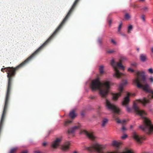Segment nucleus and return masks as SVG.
Instances as JSON below:
<instances>
[{"label":"nucleus","instance_id":"obj_1","mask_svg":"<svg viewBox=\"0 0 153 153\" xmlns=\"http://www.w3.org/2000/svg\"><path fill=\"white\" fill-rule=\"evenodd\" d=\"M63 25V20L61 22L60 25L54 32L52 35L41 46L38 48L31 56L29 57L24 62L16 66L15 68L13 67H7L4 68H2L1 70V71L4 72L5 71L7 72V77L8 78V85L7 91L6 94V98L5 100V104L4 108L2 114L0 121V130H2L4 124V121L6 115V112L7 110V107L8 104V101L10 98V91L11 87V81L12 80V76L15 75V71L16 70L21 68L22 66L25 65L32 59L34 56L42 48L49 42L54 35L56 33V32L58 31L62 27Z\"/></svg>","mask_w":153,"mask_h":153},{"label":"nucleus","instance_id":"obj_2","mask_svg":"<svg viewBox=\"0 0 153 153\" xmlns=\"http://www.w3.org/2000/svg\"><path fill=\"white\" fill-rule=\"evenodd\" d=\"M111 85V82L108 80L101 83L98 79H97L92 81L91 88L92 91L99 90V94L100 96L105 98V106L107 110L119 114L120 112V109L106 98L108 94Z\"/></svg>","mask_w":153,"mask_h":153},{"label":"nucleus","instance_id":"obj_3","mask_svg":"<svg viewBox=\"0 0 153 153\" xmlns=\"http://www.w3.org/2000/svg\"><path fill=\"white\" fill-rule=\"evenodd\" d=\"M132 108L136 114L141 117L143 119L144 125L140 126L139 128L148 133L153 132V126L149 120L145 117L146 113L144 111L140 109L135 102L133 104Z\"/></svg>","mask_w":153,"mask_h":153},{"label":"nucleus","instance_id":"obj_4","mask_svg":"<svg viewBox=\"0 0 153 153\" xmlns=\"http://www.w3.org/2000/svg\"><path fill=\"white\" fill-rule=\"evenodd\" d=\"M135 74L137 76L136 78L133 80V82L137 84V86L138 88H142L147 92L150 93L151 94L148 97V98L150 99L153 98V91L149 89V85L146 83L145 85H142L140 83L139 76H141V72L140 71H135Z\"/></svg>","mask_w":153,"mask_h":153},{"label":"nucleus","instance_id":"obj_5","mask_svg":"<svg viewBox=\"0 0 153 153\" xmlns=\"http://www.w3.org/2000/svg\"><path fill=\"white\" fill-rule=\"evenodd\" d=\"M111 65L114 68L115 71V73L113 74V76L118 78H120L122 74L117 69V67H119L122 70H124V66L121 62H116L113 59H112L111 60Z\"/></svg>","mask_w":153,"mask_h":153},{"label":"nucleus","instance_id":"obj_6","mask_svg":"<svg viewBox=\"0 0 153 153\" xmlns=\"http://www.w3.org/2000/svg\"><path fill=\"white\" fill-rule=\"evenodd\" d=\"M127 83V81L125 80L123 82L121 83L119 86V92L114 94L112 97V99L114 100H117L118 98L121 96V93L123 90V88L126 85Z\"/></svg>","mask_w":153,"mask_h":153},{"label":"nucleus","instance_id":"obj_7","mask_svg":"<svg viewBox=\"0 0 153 153\" xmlns=\"http://www.w3.org/2000/svg\"><path fill=\"white\" fill-rule=\"evenodd\" d=\"M130 94L129 93H127V96L124 97L123 100L122 102V105H123L126 106V110L128 113H130L131 111V108L127 106L130 101L129 97Z\"/></svg>","mask_w":153,"mask_h":153},{"label":"nucleus","instance_id":"obj_8","mask_svg":"<svg viewBox=\"0 0 153 153\" xmlns=\"http://www.w3.org/2000/svg\"><path fill=\"white\" fill-rule=\"evenodd\" d=\"M132 135L133 138L139 143H142V140L145 139L143 137L140 136L135 132L133 133Z\"/></svg>","mask_w":153,"mask_h":153},{"label":"nucleus","instance_id":"obj_9","mask_svg":"<svg viewBox=\"0 0 153 153\" xmlns=\"http://www.w3.org/2000/svg\"><path fill=\"white\" fill-rule=\"evenodd\" d=\"M80 128V125L74 126L68 129L67 132L68 134H74L75 132Z\"/></svg>","mask_w":153,"mask_h":153},{"label":"nucleus","instance_id":"obj_10","mask_svg":"<svg viewBox=\"0 0 153 153\" xmlns=\"http://www.w3.org/2000/svg\"><path fill=\"white\" fill-rule=\"evenodd\" d=\"M61 139L60 138H57L52 143V146L54 148H56L60 144Z\"/></svg>","mask_w":153,"mask_h":153},{"label":"nucleus","instance_id":"obj_11","mask_svg":"<svg viewBox=\"0 0 153 153\" xmlns=\"http://www.w3.org/2000/svg\"><path fill=\"white\" fill-rule=\"evenodd\" d=\"M82 133H83L86 135L89 138L93 140L95 138V136L93 133H88L87 131L84 130L83 131Z\"/></svg>","mask_w":153,"mask_h":153},{"label":"nucleus","instance_id":"obj_12","mask_svg":"<svg viewBox=\"0 0 153 153\" xmlns=\"http://www.w3.org/2000/svg\"><path fill=\"white\" fill-rule=\"evenodd\" d=\"M122 144L120 142H118L116 140H114L112 142L111 145L115 147L117 149L120 148V146Z\"/></svg>","mask_w":153,"mask_h":153},{"label":"nucleus","instance_id":"obj_13","mask_svg":"<svg viewBox=\"0 0 153 153\" xmlns=\"http://www.w3.org/2000/svg\"><path fill=\"white\" fill-rule=\"evenodd\" d=\"M137 101L141 103L144 106H145L146 104L149 102V100L146 99L145 98L138 99L137 100Z\"/></svg>","mask_w":153,"mask_h":153},{"label":"nucleus","instance_id":"obj_14","mask_svg":"<svg viewBox=\"0 0 153 153\" xmlns=\"http://www.w3.org/2000/svg\"><path fill=\"white\" fill-rule=\"evenodd\" d=\"M70 144V142H67L63 144L61 147L62 149L64 151L67 150L69 148Z\"/></svg>","mask_w":153,"mask_h":153},{"label":"nucleus","instance_id":"obj_15","mask_svg":"<svg viewBox=\"0 0 153 153\" xmlns=\"http://www.w3.org/2000/svg\"><path fill=\"white\" fill-rule=\"evenodd\" d=\"M140 61L143 62H146L147 60L146 55L144 54H141L140 56Z\"/></svg>","mask_w":153,"mask_h":153},{"label":"nucleus","instance_id":"obj_16","mask_svg":"<svg viewBox=\"0 0 153 153\" xmlns=\"http://www.w3.org/2000/svg\"><path fill=\"white\" fill-rule=\"evenodd\" d=\"M108 120L107 118H104L103 119L101 125L102 127H104L108 123Z\"/></svg>","mask_w":153,"mask_h":153},{"label":"nucleus","instance_id":"obj_17","mask_svg":"<svg viewBox=\"0 0 153 153\" xmlns=\"http://www.w3.org/2000/svg\"><path fill=\"white\" fill-rule=\"evenodd\" d=\"M141 72V73H142V80L143 82L145 83H146L147 82L146 80V76L145 75V72L144 71H142V72Z\"/></svg>","mask_w":153,"mask_h":153},{"label":"nucleus","instance_id":"obj_18","mask_svg":"<svg viewBox=\"0 0 153 153\" xmlns=\"http://www.w3.org/2000/svg\"><path fill=\"white\" fill-rule=\"evenodd\" d=\"M69 115L71 118H74L76 116V114L75 113L74 111L73 110L70 112L69 114Z\"/></svg>","mask_w":153,"mask_h":153},{"label":"nucleus","instance_id":"obj_19","mask_svg":"<svg viewBox=\"0 0 153 153\" xmlns=\"http://www.w3.org/2000/svg\"><path fill=\"white\" fill-rule=\"evenodd\" d=\"M100 72V74H103L104 72V67L103 65L100 66L99 68Z\"/></svg>","mask_w":153,"mask_h":153},{"label":"nucleus","instance_id":"obj_20","mask_svg":"<svg viewBox=\"0 0 153 153\" xmlns=\"http://www.w3.org/2000/svg\"><path fill=\"white\" fill-rule=\"evenodd\" d=\"M17 147H16L12 149L10 152V153H15Z\"/></svg>","mask_w":153,"mask_h":153},{"label":"nucleus","instance_id":"obj_21","mask_svg":"<svg viewBox=\"0 0 153 153\" xmlns=\"http://www.w3.org/2000/svg\"><path fill=\"white\" fill-rule=\"evenodd\" d=\"M133 27L132 25H129L128 27V33H130L131 32V30L132 29Z\"/></svg>","mask_w":153,"mask_h":153},{"label":"nucleus","instance_id":"obj_22","mask_svg":"<svg viewBox=\"0 0 153 153\" xmlns=\"http://www.w3.org/2000/svg\"><path fill=\"white\" fill-rule=\"evenodd\" d=\"M130 16L128 13H126L125 15V18L126 19L128 20L130 18Z\"/></svg>","mask_w":153,"mask_h":153},{"label":"nucleus","instance_id":"obj_23","mask_svg":"<svg viewBox=\"0 0 153 153\" xmlns=\"http://www.w3.org/2000/svg\"><path fill=\"white\" fill-rule=\"evenodd\" d=\"M127 60V58L123 56H121L120 57V61H123L124 60Z\"/></svg>","mask_w":153,"mask_h":153},{"label":"nucleus","instance_id":"obj_24","mask_svg":"<svg viewBox=\"0 0 153 153\" xmlns=\"http://www.w3.org/2000/svg\"><path fill=\"white\" fill-rule=\"evenodd\" d=\"M98 44L100 45L101 46L102 45V41L101 39L100 38H99L98 41H97Z\"/></svg>","mask_w":153,"mask_h":153},{"label":"nucleus","instance_id":"obj_25","mask_svg":"<svg viewBox=\"0 0 153 153\" xmlns=\"http://www.w3.org/2000/svg\"><path fill=\"white\" fill-rule=\"evenodd\" d=\"M148 71L149 73H150V74H153V69L152 68H149V69H148Z\"/></svg>","mask_w":153,"mask_h":153},{"label":"nucleus","instance_id":"obj_26","mask_svg":"<svg viewBox=\"0 0 153 153\" xmlns=\"http://www.w3.org/2000/svg\"><path fill=\"white\" fill-rule=\"evenodd\" d=\"M122 25V22H121L120 25H119V27H118V32L120 31V30L121 28V26Z\"/></svg>","mask_w":153,"mask_h":153},{"label":"nucleus","instance_id":"obj_27","mask_svg":"<svg viewBox=\"0 0 153 153\" xmlns=\"http://www.w3.org/2000/svg\"><path fill=\"white\" fill-rule=\"evenodd\" d=\"M127 137V135L126 134H124L123 136H122L121 138L123 139H124L126 138Z\"/></svg>","mask_w":153,"mask_h":153},{"label":"nucleus","instance_id":"obj_28","mask_svg":"<svg viewBox=\"0 0 153 153\" xmlns=\"http://www.w3.org/2000/svg\"><path fill=\"white\" fill-rule=\"evenodd\" d=\"M149 8L147 7H145L143 8V10L145 11H148V10Z\"/></svg>","mask_w":153,"mask_h":153},{"label":"nucleus","instance_id":"obj_29","mask_svg":"<svg viewBox=\"0 0 153 153\" xmlns=\"http://www.w3.org/2000/svg\"><path fill=\"white\" fill-rule=\"evenodd\" d=\"M71 121L68 120L67 121L65 122L64 123V125L65 126H66L68 123H71Z\"/></svg>","mask_w":153,"mask_h":153},{"label":"nucleus","instance_id":"obj_30","mask_svg":"<svg viewBox=\"0 0 153 153\" xmlns=\"http://www.w3.org/2000/svg\"><path fill=\"white\" fill-rule=\"evenodd\" d=\"M114 52V51L113 50H111L107 51L106 52L107 53H111Z\"/></svg>","mask_w":153,"mask_h":153},{"label":"nucleus","instance_id":"obj_31","mask_svg":"<svg viewBox=\"0 0 153 153\" xmlns=\"http://www.w3.org/2000/svg\"><path fill=\"white\" fill-rule=\"evenodd\" d=\"M131 65L132 66L135 67L137 65V64L135 62H133L131 64Z\"/></svg>","mask_w":153,"mask_h":153},{"label":"nucleus","instance_id":"obj_32","mask_svg":"<svg viewBox=\"0 0 153 153\" xmlns=\"http://www.w3.org/2000/svg\"><path fill=\"white\" fill-rule=\"evenodd\" d=\"M141 18L143 20V22H145V16H144V15H142L141 16Z\"/></svg>","mask_w":153,"mask_h":153},{"label":"nucleus","instance_id":"obj_33","mask_svg":"<svg viewBox=\"0 0 153 153\" xmlns=\"http://www.w3.org/2000/svg\"><path fill=\"white\" fill-rule=\"evenodd\" d=\"M128 71H130L131 72H133L134 71V70L131 68H128Z\"/></svg>","mask_w":153,"mask_h":153},{"label":"nucleus","instance_id":"obj_34","mask_svg":"<svg viewBox=\"0 0 153 153\" xmlns=\"http://www.w3.org/2000/svg\"><path fill=\"white\" fill-rule=\"evenodd\" d=\"M149 79L150 81L151 82H153V76H151L149 78Z\"/></svg>","mask_w":153,"mask_h":153},{"label":"nucleus","instance_id":"obj_35","mask_svg":"<svg viewBox=\"0 0 153 153\" xmlns=\"http://www.w3.org/2000/svg\"><path fill=\"white\" fill-rule=\"evenodd\" d=\"M111 42L113 43L114 44L116 45V42L114 40L112 39L111 40Z\"/></svg>","mask_w":153,"mask_h":153},{"label":"nucleus","instance_id":"obj_36","mask_svg":"<svg viewBox=\"0 0 153 153\" xmlns=\"http://www.w3.org/2000/svg\"><path fill=\"white\" fill-rule=\"evenodd\" d=\"M121 129H122V130L123 132H124L126 130V128H125V127L124 126H123L122 127Z\"/></svg>","mask_w":153,"mask_h":153},{"label":"nucleus","instance_id":"obj_37","mask_svg":"<svg viewBox=\"0 0 153 153\" xmlns=\"http://www.w3.org/2000/svg\"><path fill=\"white\" fill-rule=\"evenodd\" d=\"M117 123H122V121L120 120H118L117 121Z\"/></svg>","mask_w":153,"mask_h":153},{"label":"nucleus","instance_id":"obj_38","mask_svg":"<svg viewBox=\"0 0 153 153\" xmlns=\"http://www.w3.org/2000/svg\"><path fill=\"white\" fill-rule=\"evenodd\" d=\"M47 144V143L46 142H44L42 143V145L44 146H45Z\"/></svg>","mask_w":153,"mask_h":153},{"label":"nucleus","instance_id":"obj_39","mask_svg":"<svg viewBox=\"0 0 153 153\" xmlns=\"http://www.w3.org/2000/svg\"><path fill=\"white\" fill-rule=\"evenodd\" d=\"M21 153H28V151L27 150H26L22 152Z\"/></svg>","mask_w":153,"mask_h":153},{"label":"nucleus","instance_id":"obj_40","mask_svg":"<svg viewBox=\"0 0 153 153\" xmlns=\"http://www.w3.org/2000/svg\"><path fill=\"white\" fill-rule=\"evenodd\" d=\"M34 153H42L40 151H37L34 152Z\"/></svg>","mask_w":153,"mask_h":153},{"label":"nucleus","instance_id":"obj_41","mask_svg":"<svg viewBox=\"0 0 153 153\" xmlns=\"http://www.w3.org/2000/svg\"><path fill=\"white\" fill-rule=\"evenodd\" d=\"M121 35H122V36H126L125 35V34L123 33H121Z\"/></svg>","mask_w":153,"mask_h":153},{"label":"nucleus","instance_id":"obj_42","mask_svg":"<svg viewBox=\"0 0 153 153\" xmlns=\"http://www.w3.org/2000/svg\"><path fill=\"white\" fill-rule=\"evenodd\" d=\"M111 20L109 21V25H111Z\"/></svg>","mask_w":153,"mask_h":153},{"label":"nucleus","instance_id":"obj_43","mask_svg":"<svg viewBox=\"0 0 153 153\" xmlns=\"http://www.w3.org/2000/svg\"><path fill=\"white\" fill-rule=\"evenodd\" d=\"M121 121H122V123H124L125 122V120H122Z\"/></svg>","mask_w":153,"mask_h":153},{"label":"nucleus","instance_id":"obj_44","mask_svg":"<svg viewBox=\"0 0 153 153\" xmlns=\"http://www.w3.org/2000/svg\"><path fill=\"white\" fill-rule=\"evenodd\" d=\"M133 126H132V125L130 126V128L131 129H132L133 128Z\"/></svg>","mask_w":153,"mask_h":153},{"label":"nucleus","instance_id":"obj_45","mask_svg":"<svg viewBox=\"0 0 153 153\" xmlns=\"http://www.w3.org/2000/svg\"><path fill=\"white\" fill-rule=\"evenodd\" d=\"M151 51L152 53H153V47L151 49Z\"/></svg>","mask_w":153,"mask_h":153},{"label":"nucleus","instance_id":"obj_46","mask_svg":"<svg viewBox=\"0 0 153 153\" xmlns=\"http://www.w3.org/2000/svg\"><path fill=\"white\" fill-rule=\"evenodd\" d=\"M81 114L83 116V115H84V113H81Z\"/></svg>","mask_w":153,"mask_h":153},{"label":"nucleus","instance_id":"obj_47","mask_svg":"<svg viewBox=\"0 0 153 153\" xmlns=\"http://www.w3.org/2000/svg\"><path fill=\"white\" fill-rule=\"evenodd\" d=\"M137 51L138 52L139 51V48H137Z\"/></svg>","mask_w":153,"mask_h":153},{"label":"nucleus","instance_id":"obj_48","mask_svg":"<svg viewBox=\"0 0 153 153\" xmlns=\"http://www.w3.org/2000/svg\"><path fill=\"white\" fill-rule=\"evenodd\" d=\"M73 153H77V152L76 151H74L73 152Z\"/></svg>","mask_w":153,"mask_h":153},{"label":"nucleus","instance_id":"obj_49","mask_svg":"<svg viewBox=\"0 0 153 153\" xmlns=\"http://www.w3.org/2000/svg\"><path fill=\"white\" fill-rule=\"evenodd\" d=\"M140 1H144L145 0H140Z\"/></svg>","mask_w":153,"mask_h":153}]
</instances>
